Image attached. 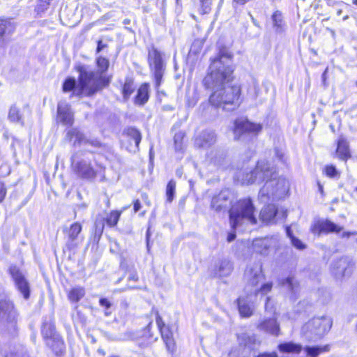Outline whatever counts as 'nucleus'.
Here are the masks:
<instances>
[{
	"mask_svg": "<svg viewBox=\"0 0 357 357\" xmlns=\"http://www.w3.org/2000/svg\"><path fill=\"white\" fill-rule=\"evenodd\" d=\"M211 61L208 73L202 81L206 89L213 91L208 98L209 102L216 108L233 111L241 102L240 87L227 86L233 79V55L227 49L223 48Z\"/></svg>",
	"mask_w": 357,
	"mask_h": 357,
	"instance_id": "obj_1",
	"label": "nucleus"
},
{
	"mask_svg": "<svg viewBox=\"0 0 357 357\" xmlns=\"http://www.w3.org/2000/svg\"><path fill=\"white\" fill-rule=\"evenodd\" d=\"M236 176L243 184L247 185L254 183H260L266 181L259 193V198L262 202H266L271 198L273 199L281 198L288 191L289 187L285 178H277L275 169L266 160L259 161L255 169L247 173L241 178L238 174Z\"/></svg>",
	"mask_w": 357,
	"mask_h": 357,
	"instance_id": "obj_2",
	"label": "nucleus"
},
{
	"mask_svg": "<svg viewBox=\"0 0 357 357\" xmlns=\"http://www.w3.org/2000/svg\"><path fill=\"white\" fill-rule=\"evenodd\" d=\"M77 71L79 73L78 84L74 94L79 98L93 96L108 86L109 83V79L105 75L96 73L84 66H79Z\"/></svg>",
	"mask_w": 357,
	"mask_h": 357,
	"instance_id": "obj_3",
	"label": "nucleus"
},
{
	"mask_svg": "<svg viewBox=\"0 0 357 357\" xmlns=\"http://www.w3.org/2000/svg\"><path fill=\"white\" fill-rule=\"evenodd\" d=\"M229 220L233 229L248 222L255 225L257 222L255 215V207L250 199H243L234 203L229 210Z\"/></svg>",
	"mask_w": 357,
	"mask_h": 357,
	"instance_id": "obj_4",
	"label": "nucleus"
},
{
	"mask_svg": "<svg viewBox=\"0 0 357 357\" xmlns=\"http://www.w3.org/2000/svg\"><path fill=\"white\" fill-rule=\"evenodd\" d=\"M41 334L46 344L59 356L64 349V342L61 337L56 333L52 314L43 317L41 326Z\"/></svg>",
	"mask_w": 357,
	"mask_h": 357,
	"instance_id": "obj_5",
	"label": "nucleus"
},
{
	"mask_svg": "<svg viewBox=\"0 0 357 357\" xmlns=\"http://www.w3.org/2000/svg\"><path fill=\"white\" fill-rule=\"evenodd\" d=\"M332 323L331 319L326 316L314 317L302 327V333L308 340H316L329 331Z\"/></svg>",
	"mask_w": 357,
	"mask_h": 357,
	"instance_id": "obj_6",
	"label": "nucleus"
},
{
	"mask_svg": "<svg viewBox=\"0 0 357 357\" xmlns=\"http://www.w3.org/2000/svg\"><path fill=\"white\" fill-rule=\"evenodd\" d=\"M148 63L155 79V87L158 90L162 82V77L166 70V61L163 53L153 45L148 50Z\"/></svg>",
	"mask_w": 357,
	"mask_h": 357,
	"instance_id": "obj_7",
	"label": "nucleus"
},
{
	"mask_svg": "<svg viewBox=\"0 0 357 357\" xmlns=\"http://www.w3.org/2000/svg\"><path fill=\"white\" fill-rule=\"evenodd\" d=\"M262 126L248 120L238 119L234 122V134L236 140L247 141L257 136L261 130Z\"/></svg>",
	"mask_w": 357,
	"mask_h": 357,
	"instance_id": "obj_8",
	"label": "nucleus"
},
{
	"mask_svg": "<svg viewBox=\"0 0 357 357\" xmlns=\"http://www.w3.org/2000/svg\"><path fill=\"white\" fill-rule=\"evenodd\" d=\"M17 312L11 301L6 296H0V325L7 328H14Z\"/></svg>",
	"mask_w": 357,
	"mask_h": 357,
	"instance_id": "obj_9",
	"label": "nucleus"
},
{
	"mask_svg": "<svg viewBox=\"0 0 357 357\" xmlns=\"http://www.w3.org/2000/svg\"><path fill=\"white\" fill-rule=\"evenodd\" d=\"M235 195L229 189H224L213 197L211 207L216 212L226 211L234 204Z\"/></svg>",
	"mask_w": 357,
	"mask_h": 357,
	"instance_id": "obj_10",
	"label": "nucleus"
},
{
	"mask_svg": "<svg viewBox=\"0 0 357 357\" xmlns=\"http://www.w3.org/2000/svg\"><path fill=\"white\" fill-rule=\"evenodd\" d=\"M9 273L17 291L25 300H28L30 297V284L24 273L16 266H11Z\"/></svg>",
	"mask_w": 357,
	"mask_h": 357,
	"instance_id": "obj_11",
	"label": "nucleus"
},
{
	"mask_svg": "<svg viewBox=\"0 0 357 357\" xmlns=\"http://www.w3.org/2000/svg\"><path fill=\"white\" fill-rule=\"evenodd\" d=\"M279 241L277 235L255 238L252 241V249L257 253L266 256L271 250L278 248Z\"/></svg>",
	"mask_w": 357,
	"mask_h": 357,
	"instance_id": "obj_12",
	"label": "nucleus"
},
{
	"mask_svg": "<svg viewBox=\"0 0 357 357\" xmlns=\"http://www.w3.org/2000/svg\"><path fill=\"white\" fill-rule=\"evenodd\" d=\"M355 263L349 257H342L332 264V271L337 279L349 277L354 269Z\"/></svg>",
	"mask_w": 357,
	"mask_h": 357,
	"instance_id": "obj_13",
	"label": "nucleus"
},
{
	"mask_svg": "<svg viewBox=\"0 0 357 357\" xmlns=\"http://www.w3.org/2000/svg\"><path fill=\"white\" fill-rule=\"evenodd\" d=\"M245 278L248 284L257 286L264 278L262 272V264L260 261L249 264L245 271Z\"/></svg>",
	"mask_w": 357,
	"mask_h": 357,
	"instance_id": "obj_14",
	"label": "nucleus"
},
{
	"mask_svg": "<svg viewBox=\"0 0 357 357\" xmlns=\"http://www.w3.org/2000/svg\"><path fill=\"white\" fill-rule=\"evenodd\" d=\"M56 121L67 127H70L74 123V113L70 105L65 101L58 103Z\"/></svg>",
	"mask_w": 357,
	"mask_h": 357,
	"instance_id": "obj_15",
	"label": "nucleus"
},
{
	"mask_svg": "<svg viewBox=\"0 0 357 357\" xmlns=\"http://www.w3.org/2000/svg\"><path fill=\"white\" fill-rule=\"evenodd\" d=\"M342 228L328 220H319L311 226V231L317 236L322 233H339Z\"/></svg>",
	"mask_w": 357,
	"mask_h": 357,
	"instance_id": "obj_16",
	"label": "nucleus"
},
{
	"mask_svg": "<svg viewBox=\"0 0 357 357\" xmlns=\"http://www.w3.org/2000/svg\"><path fill=\"white\" fill-rule=\"evenodd\" d=\"M208 162L218 169H225L229 162L227 159V152L220 148L211 149L206 155Z\"/></svg>",
	"mask_w": 357,
	"mask_h": 357,
	"instance_id": "obj_17",
	"label": "nucleus"
},
{
	"mask_svg": "<svg viewBox=\"0 0 357 357\" xmlns=\"http://www.w3.org/2000/svg\"><path fill=\"white\" fill-rule=\"evenodd\" d=\"M15 30V24L11 19L0 18V47L6 45L10 36Z\"/></svg>",
	"mask_w": 357,
	"mask_h": 357,
	"instance_id": "obj_18",
	"label": "nucleus"
},
{
	"mask_svg": "<svg viewBox=\"0 0 357 357\" xmlns=\"http://www.w3.org/2000/svg\"><path fill=\"white\" fill-rule=\"evenodd\" d=\"M257 328L263 333L273 336H278L280 333V325L275 317H266L259 321Z\"/></svg>",
	"mask_w": 357,
	"mask_h": 357,
	"instance_id": "obj_19",
	"label": "nucleus"
},
{
	"mask_svg": "<svg viewBox=\"0 0 357 357\" xmlns=\"http://www.w3.org/2000/svg\"><path fill=\"white\" fill-rule=\"evenodd\" d=\"M82 225L79 222H74L66 230L67 241L66 246L69 250L74 249L79 244V234L82 231Z\"/></svg>",
	"mask_w": 357,
	"mask_h": 357,
	"instance_id": "obj_20",
	"label": "nucleus"
},
{
	"mask_svg": "<svg viewBox=\"0 0 357 357\" xmlns=\"http://www.w3.org/2000/svg\"><path fill=\"white\" fill-rule=\"evenodd\" d=\"M216 142V135L213 130H206L198 135L195 139V145L198 148H208Z\"/></svg>",
	"mask_w": 357,
	"mask_h": 357,
	"instance_id": "obj_21",
	"label": "nucleus"
},
{
	"mask_svg": "<svg viewBox=\"0 0 357 357\" xmlns=\"http://www.w3.org/2000/svg\"><path fill=\"white\" fill-rule=\"evenodd\" d=\"M73 164L75 170L79 176L86 179H91L96 176V173L89 161L82 160L77 163L73 162Z\"/></svg>",
	"mask_w": 357,
	"mask_h": 357,
	"instance_id": "obj_22",
	"label": "nucleus"
},
{
	"mask_svg": "<svg viewBox=\"0 0 357 357\" xmlns=\"http://www.w3.org/2000/svg\"><path fill=\"white\" fill-rule=\"evenodd\" d=\"M233 270V266L231 261L224 259L216 262L211 270V274L214 277H226L231 274Z\"/></svg>",
	"mask_w": 357,
	"mask_h": 357,
	"instance_id": "obj_23",
	"label": "nucleus"
},
{
	"mask_svg": "<svg viewBox=\"0 0 357 357\" xmlns=\"http://www.w3.org/2000/svg\"><path fill=\"white\" fill-rule=\"evenodd\" d=\"M277 208L273 204L265 206L260 212L261 220L266 224H274L276 222Z\"/></svg>",
	"mask_w": 357,
	"mask_h": 357,
	"instance_id": "obj_24",
	"label": "nucleus"
},
{
	"mask_svg": "<svg viewBox=\"0 0 357 357\" xmlns=\"http://www.w3.org/2000/svg\"><path fill=\"white\" fill-rule=\"evenodd\" d=\"M65 140L69 142H73L74 146L86 144L88 142L84 134L77 128L68 130L66 133Z\"/></svg>",
	"mask_w": 357,
	"mask_h": 357,
	"instance_id": "obj_25",
	"label": "nucleus"
},
{
	"mask_svg": "<svg viewBox=\"0 0 357 357\" xmlns=\"http://www.w3.org/2000/svg\"><path fill=\"white\" fill-rule=\"evenodd\" d=\"M159 330L168 352L173 354L176 351V344L172 337V333L167 326L160 328Z\"/></svg>",
	"mask_w": 357,
	"mask_h": 357,
	"instance_id": "obj_26",
	"label": "nucleus"
},
{
	"mask_svg": "<svg viewBox=\"0 0 357 357\" xmlns=\"http://www.w3.org/2000/svg\"><path fill=\"white\" fill-rule=\"evenodd\" d=\"M336 154L340 159L343 160H346L350 157L348 142L343 136H340L337 141Z\"/></svg>",
	"mask_w": 357,
	"mask_h": 357,
	"instance_id": "obj_27",
	"label": "nucleus"
},
{
	"mask_svg": "<svg viewBox=\"0 0 357 357\" xmlns=\"http://www.w3.org/2000/svg\"><path fill=\"white\" fill-rule=\"evenodd\" d=\"M238 311L241 317H250L253 314V307L247 298L240 297L237 300Z\"/></svg>",
	"mask_w": 357,
	"mask_h": 357,
	"instance_id": "obj_28",
	"label": "nucleus"
},
{
	"mask_svg": "<svg viewBox=\"0 0 357 357\" xmlns=\"http://www.w3.org/2000/svg\"><path fill=\"white\" fill-rule=\"evenodd\" d=\"M149 98V85L146 83L143 84L139 88L137 96L135 97V103L142 106Z\"/></svg>",
	"mask_w": 357,
	"mask_h": 357,
	"instance_id": "obj_29",
	"label": "nucleus"
},
{
	"mask_svg": "<svg viewBox=\"0 0 357 357\" xmlns=\"http://www.w3.org/2000/svg\"><path fill=\"white\" fill-rule=\"evenodd\" d=\"M280 351L282 353H296L299 354L302 350L301 344H295L293 342L281 343L278 346Z\"/></svg>",
	"mask_w": 357,
	"mask_h": 357,
	"instance_id": "obj_30",
	"label": "nucleus"
},
{
	"mask_svg": "<svg viewBox=\"0 0 357 357\" xmlns=\"http://www.w3.org/2000/svg\"><path fill=\"white\" fill-rule=\"evenodd\" d=\"M307 356L310 357H317L320 354L328 352L330 349L329 345H325L323 347H309L307 346L304 348Z\"/></svg>",
	"mask_w": 357,
	"mask_h": 357,
	"instance_id": "obj_31",
	"label": "nucleus"
},
{
	"mask_svg": "<svg viewBox=\"0 0 357 357\" xmlns=\"http://www.w3.org/2000/svg\"><path fill=\"white\" fill-rule=\"evenodd\" d=\"M105 227V217L98 215L94 222V238L99 240Z\"/></svg>",
	"mask_w": 357,
	"mask_h": 357,
	"instance_id": "obj_32",
	"label": "nucleus"
},
{
	"mask_svg": "<svg viewBox=\"0 0 357 357\" xmlns=\"http://www.w3.org/2000/svg\"><path fill=\"white\" fill-rule=\"evenodd\" d=\"M272 20L275 31L280 33L284 30L283 17L280 11H275L272 15Z\"/></svg>",
	"mask_w": 357,
	"mask_h": 357,
	"instance_id": "obj_33",
	"label": "nucleus"
},
{
	"mask_svg": "<svg viewBox=\"0 0 357 357\" xmlns=\"http://www.w3.org/2000/svg\"><path fill=\"white\" fill-rule=\"evenodd\" d=\"M85 290L83 287H77L72 289L68 293V298L73 302H78L84 297Z\"/></svg>",
	"mask_w": 357,
	"mask_h": 357,
	"instance_id": "obj_34",
	"label": "nucleus"
},
{
	"mask_svg": "<svg viewBox=\"0 0 357 357\" xmlns=\"http://www.w3.org/2000/svg\"><path fill=\"white\" fill-rule=\"evenodd\" d=\"M121 215V211H112L109 214L107 215V217L105 218V223L109 227H114L117 225L120 216Z\"/></svg>",
	"mask_w": 357,
	"mask_h": 357,
	"instance_id": "obj_35",
	"label": "nucleus"
},
{
	"mask_svg": "<svg viewBox=\"0 0 357 357\" xmlns=\"http://www.w3.org/2000/svg\"><path fill=\"white\" fill-rule=\"evenodd\" d=\"M135 90L133 80L130 78H126L123 86V98L127 100Z\"/></svg>",
	"mask_w": 357,
	"mask_h": 357,
	"instance_id": "obj_36",
	"label": "nucleus"
},
{
	"mask_svg": "<svg viewBox=\"0 0 357 357\" xmlns=\"http://www.w3.org/2000/svg\"><path fill=\"white\" fill-rule=\"evenodd\" d=\"M127 135L130 138V140L133 142L135 144V146L138 148L142 139V135L139 131L135 128H129L128 130Z\"/></svg>",
	"mask_w": 357,
	"mask_h": 357,
	"instance_id": "obj_37",
	"label": "nucleus"
},
{
	"mask_svg": "<svg viewBox=\"0 0 357 357\" xmlns=\"http://www.w3.org/2000/svg\"><path fill=\"white\" fill-rule=\"evenodd\" d=\"M96 63L98 69L94 71L96 73H100L101 75H105L109 64L108 59L105 57L99 56L97 59Z\"/></svg>",
	"mask_w": 357,
	"mask_h": 357,
	"instance_id": "obj_38",
	"label": "nucleus"
},
{
	"mask_svg": "<svg viewBox=\"0 0 357 357\" xmlns=\"http://www.w3.org/2000/svg\"><path fill=\"white\" fill-rule=\"evenodd\" d=\"M77 82L74 77H68L66 79L63 84V91L64 92H69L73 91V95L74 94V91L77 89Z\"/></svg>",
	"mask_w": 357,
	"mask_h": 357,
	"instance_id": "obj_39",
	"label": "nucleus"
},
{
	"mask_svg": "<svg viewBox=\"0 0 357 357\" xmlns=\"http://www.w3.org/2000/svg\"><path fill=\"white\" fill-rule=\"evenodd\" d=\"M175 189L176 182L174 180H170L167 183L166 188L167 201L169 203H171L174 199Z\"/></svg>",
	"mask_w": 357,
	"mask_h": 357,
	"instance_id": "obj_40",
	"label": "nucleus"
},
{
	"mask_svg": "<svg viewBox=\"0 0 357 357\" xmlns=\"http://www.w3.org/2000/svg\"><path fill=\"white\" fill-rule=\"evenodd\" d=\"M8 118L13 122H20L21 121V114H20L19 109L15 106L10 107Z\"/></svg>",
	"mask_w": 357,
	"mask_h": 357,
	"instance_id": "obj_41",
	"label": "nucleus"
},
{
	"mask_svg": "<svg viewBox=\"0 0 357 357\" xmlns=\"http://www.w3.org/2000/svg\"><path fill=\"white\" fill-rule=\"evenodd\" d=\"M273 284L272 282H267L261 285L259 289H257L255 290V295L258 294H261V295H266L268 292H270L272 289Z\"/></svg>",
	"mask_w": 357,
	"mask_h": 357,
	"instance_id": "obj_42",
	"label": "nucleus"
},
{
	"mask_svg": "<svg viewBox=\"0 0 357 357\" xmlns=\"http://www.w3.org/2000/svg\"><path fill=\"white\" fill-rule=\"evenodd\" d=\"M211 0H200L199 12L202 14L208 13L211 10Z\"/></svg>",
	"mask_w": 357,
	"mask_h": 357,
	"instance_id": "obj_43",
	"label": "nucleus"
},
{
	"mask_svg": "<svg viewBox=\"0 0 357 357\" xmlns=\"http://www.w3.org/2000/svg\"><path fill=\"white\" fill-rule=\"evenodd\" d=\"M184 137V133L178 132L175 134L174 140L175 143V149L176 151H181L182 149V139Z\"/></svg>",
	"mask_w": 357,
	"mask_h": 357,
	"instance_id": "obj_44",
	"label": "nucleus"
},
{
	"mask_svg": "<svg viewBox=\"0 0 357 357\" xmlns=\"http://www.w3.org/2000/svg\"><path fill=\"white\" fill-rule=\"evenodd\" d=\"M282 285L288 288L292 292H294V289L296 287V283L293 277H288L285 279V280L282 282Z\"/></svg>",
	"mask_w": 357,
	"mask_h": 357,
	"instance_id": "obj_45",
	"label": "nucleus"
},
{
	"mask_svg": "<svg viewBox=\"0 0 357 357\" xmlns=\"http://www.w3.org/2000/svg\"><path fill=\"white\" fill-rule=\"evenodd\" d=\"M325 172L326 174L329 177H335L337 174V170L336 169L335 167L331 165V166H326L325 168Z\"/></svg>",
	"mask_w": 357,
	"mask_h": 357,
	"instance_id": "obj_46",
	"label": "nucleus"
},
{
	"mask_svg": "<svg viewBox=\"0 0 357 357\" xmlns=\"http://www.w3.org/2000/svg\"><path fill=\"white\" fill-rule=\"evenodd\" d=\"M291 244L299 250H303L305 248V245L301 241H300L298 238L294 237H292V239H291Z\"/></svg>",
	"mask_w": 357,
	"mask_h": 357,
	"instance_id": "obj_47",
	"label": "nucleus"
},
{
	"mask_svg": "<svg viewBox=\"0 0 357 357\" xmlns=\"http://www.w3.org/2000/svg\"><path fill=\"white\" fill-rule=\"evenodd\" d=\"M49 0H40L37 5V9L38 11H44L47 9L50 4Z\"/></svg>",
	"mask_w": 357,
	"mask_h": 357,
	"instance_id": "obj_48",
	"label": "nucleus"
},
{
	"mask_svg": "<svg viewBox=\"0 0 357 357\" xmlns=\"http://www.w3.org/2000/svg\"><path fill=\"white\" fill-rule=\"evenodd\" d=\"M7 188L5 183L0 181V203H2L6 197Z\"/></svg>",
	"mask_w": 357,
	"mask_h": 357,
	"instance_id": "obj_49",
	"label": "nucleus"
},
{
	"mask_svg": "<svg viewBox=\"0 0 357 357\" xmlns=\"http://www.w3.org/2000/svg\"><path fill=\"white\" fill-rule=\"evenodd\" d=\"M155 314L156 324H157L158 328L160 329V328L165 326L166 325L165 324L162 317L160 316L158 310H155Z\"/></svg>",
	"mask_w": 357,
	"mask_h": 357,
	"instance_id": "obj_50",
	"label": "nucleus"
},
{
	"mask_svg": "<svg viewBox=\"0 0 357 357\" xmlns=\"http://www.w3.org/2000/svg\"><path fill=\"white\" fill-rule=\"evenodd\" d=\"M275 156L277 157V158L280 161H281L282 162H285L284 153V152L282 150H280L278 149H275Z\"/></svg>",
	"mask_w": 357,
	"mask_h": 357,
	"instance_id": "obj_51",
	"label": "nucleus"
},
{
	"mask_svg": "<svg viewBox=\"0 0 357 357\" xmlns=\"http://www.w3.org/2000/svg\"><path fill=\"white\" fill-rule=\"evenodd\" d=\"M99 303L102 307L109 309L111 307V303L105 298H102L99 301Z\"/></svg>",
	"mask_w": 357,
	"mask_h": 357,
	"instance_id": "obj_52",
	"label": "nucleus"
},
{
	"mask_svg": "<svg viewBox=\"0 0 357 357\" xmlns=\"http://www.w3.org/2000/svg\"><path fill=\"white\" fill-rule=\"evenodd\" d=\"M107 47L106 44H104L101 40L98 41V45L96 52L98 53Z\"/></svg>",
	"mask_w": 357,
	"mask_h": 357,
	"instance_id": "obj_53",
	"label": "nucleus"
},
{
	"mask_svg": "<svg viewBox=\"0 0 357 357\" xmlns=\"http://www.w3.org/2000/svg\"><path fill=\"white\" fill-rule=\"evenodd\" d=\"M141 208V204L139 199H137L134 202L133 209L135 213L139 211Z\"/></svg>",
	"mask_w": 357,
	"mask_h": 357,
	"instance_id": "obj_54",
	"label": "nucleus"
},
{
	"mask_svg": "<svg viewBox=\"0 0 357 357\" xmlns=\"http://www.w3.org/2000/svg\"><path fill=\"white\" fill-rule=\"evenodd\" d=\"M270 298L267 297L266 299V303H265V309L266 311L268 310H272V307L270 305Z\"/></svg>",
	"mask_w": 357,
	"mask_h": 357,
	"instance_id": "obj_55",
	"label": "nucleus"
},
{
	"mask_svg": "<svg viewBox=\"0 0 357 357\" xmlns=\"http://www.w3.org/2000/svg\"><path fill=\"white\" fill-rule=\"evenodd\" d=\"M236 238V234L234 232H230L228 234L227 236V241L228 242L233 241Z\"/></svg>",
	"mask_w": 357,
	"mask_h": 357,
	"instance_id": "obj_56",
	"label": "nucleus"
},
{
	"mask_svg": "<svg viewBox=\"0 0 357 357\" xmlns=\"http://www.w3.org/2000/svg\"><path fill=\"white\" fill-rule=\"evenodd\" d=\"M128 280H132V281H137L138 280V276L137 275V273H132L129 277H128Z\"/></svg>",
	"mask_w": 357,
	"mask_h": 357,
	"instance_id": "obj_57",
	"label": "nucleus"
},
{
	"mask_svg": "<svg viewBox=\"0 0 357 357\" xmlns=\"http://www.w3.org/2000/svg\"><path fill=\"white\" fill-rule=\"evenodd\" d=\"M286 233H287V236L290 238V239H292V237H294L293 236V234H292V231L291 230V229L289 227H287L286 228Z\"/></svg>",
	"mask_w": 357,
	"mask_h": 357,
	"instance_id": "obj_58",
	"label": "nucleus"
},
{
	"mask_svg": "<svg viewBox=\"0 0 357 357\" xmlns=\"http://www.w3.org/2000/svg\"><path fill=\"white\" fill-rule=\"evenodd\" d=\"M250 17H251V19H252V21L253 24H254L255 26H258V24H257V21L255 20V19L252 15H250Z\"/></svg>",
	"mask_w": 357,
	"mask_h": 357,
	"instance_id": "obj_59",
	"label": "nucleus"
},
{
	"mask_svg": "<svg viewBox=\"0 0 357 357\" xmlns=\"http://www.w3.org/2000/svg\"><path fill=\"white\" fill-rule=\"evenodd\" d=\"M123 22L124 24H129L130 22V20L129 19H125Z\"/></svg>",
	"mask_w": 357,
	"mask_h": 357,
	"instance_id": "obj_60",
	"label": "nucleus"
},
{
	"mask_svg": "<svg viewBox=\"0 0 357 357\" xmlns=\"http://www.w3.org/2000/svg\"><path fill=\"white\" fill-rule=\"evenodd\" d=\"M326 73V70H325V72H324V73H323V75H322V78H323V79H324H324H325V78H326V76H325Z\"/></svg>",
	"mask_w": 357,
	"mask_h": 357,
	"instance_id": "obj_61",
	"label": "nucleus"
},
{
	"mask_svg": "<svg viewBox=\"0 0 357 357\" xmlns=\"http://www.w3.org/2000/svg\"><path fill=\"white\" fill-rule=\"evenodd\" d=\"M342 10H339L337 12V15H340L342 14Z\"/></svg>",
	"mask_w": 357,
	"mask_h": 357,
	"instance_id": "obj_62",
	"label": "nucleus"
},
{
	"mask_svg": "<svg viewBox=\"0 0 357 357\" xmlns=\"http://www.w3.org/2000/svg\"><path fill=\"white\" fill-rule=\"evenodd\" d=\"M319 190H320V192H323V188H322V186H321V185H319Z\"/></svg>",
	"mask_w": 357,
	"mask_h": 357,
	"instance_id": "obj_63",
	"label": "nucleus"
},
{
	"mask_svg": "<svg viewBox=\"0 0 357 357\" xmlns=\"http://www.w3.org/2000/svg\"><path fill=\"white\" fill-rule=\"evenodd\" d=\"M353 3L357 6V0H353Z\"/></svg>",
	"mask_w": 357,
	"mask_h": 357,
	"instance_id": "obj_64",
	"label": "nucleus"
}]
</instances>
